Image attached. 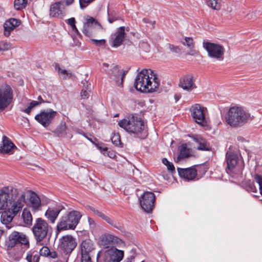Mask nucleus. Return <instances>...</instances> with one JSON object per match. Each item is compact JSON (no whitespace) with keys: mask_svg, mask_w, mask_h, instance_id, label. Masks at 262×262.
Listing matches in <instances>:
<instances>
[{"mask_svg":"<svg viewBox=\"0 0 262 262\" xmlns=\"http://www.w3.org/2000/svg\"><path fill=\"white\" fill-rule=\"evenodd\" d=\"M67 126L64 122H61L54 130V133L58 136H62L65 134Z\"/></svg>","mask_w":262,"mask_h":262,"instance_id":"38","label":"nucleus"},{"mask_svg":"<svg viewBox=\"0 0 262 262\" xmlns=\"http://www.w3.org/2000/svg\"><path fill=\"white\" fill-rule=\"evenodd\" d=\"M88 222L89 223L90 226L94 228L96 226V223L94 220L91 218L88 217Z\"/></svg>","mask_w":262,"mask_h":262,"instance_id":"55","label":"nucleus"},{"mask_svg":"<svg viewBox=\"0 0 262 262\" xmlns=\"http://www.w3.org/2000/svg\"><path fill=\"white\" fill-rule=\"evenodd\" d=\"M91 40L97 46L103 45L105 43V40L103 39L99 40L92 39Z\"/></svg>","mask_w":262,"mask_h":262,"instance_id":"51","label":"nucleus"},{"mask_svg":"<svg viewBox=\"0 0 262 262\" xmlns=\"http://www.w3.org/2000/svg\"><path fill=\"white\" fill-rule=\"evenodd\" d=\"M57 257V254L56 252H50V257L55 258Z\"/></svg>","mask_w":262,"mask_h":262,"instance_id":"60","label":"nucleus"},{"mask_svg":"<svg viewBox=\"0 0 262 262\" xmlns=\"http://www.w3.org/2000/svg\"><path fill=\"white\" fill-rule=\"evenodd\" d=\"M29 201L30 207L32 210L36 211L39 209L40 206V200L38 196L32 191L29 192Z\"/></svg>","mask_w":262,"mask_h":262,"instance_id":"28","label":"nucleus"},{"mask_svg":"<svg viewBox=\"0 0 262 262\" xmlns=\"http://www.w3.org/2000/svg\"><path fill=\"white\" fill-rule=\"evenodd\" d=\"M17 195V190L12 186H5L0 188V210H4L8 203Z\"/></svg>","mask_w":262,"mask_h":262,"instance_id":"11","label":"nucleus"},{"mask_svg":"<svg viewBox=\"0 0 262 262\" xmlns=\"http://www.w3.org/2000/svg\"><path fill=\"white\" fill-rule=\"evenodd\" d=\"M48 211H49V209H48L46 212V216L47 217H49L48 216Z\"/></svg>","mask_w":262,"mask_h":262,"instance_id":"63","label":"nucleus"},{"mask_svg":"<svg viewBox=\"0 0 262 262\" xmlns=\"http://www.w3.org/2000/svg\"><path fill=\"white\" fill-rule=\"evenodd\" d=\"M20 24V21L16 18H11L6 21L4 24L5 36L8 37L10 35L11 32Z\"/></svg>","mask_w":262,"mask_h":262,"instance_id":"22","label":"nucleus"},{"mask_svg":"<svg viewBox=\"0 0 262 262\" xmlns=\"http://www.w3.org/2000/svg\"><path fill=\"white\" fill-rule=\"evenodd\" d=\"M260 15V10H256L249 12L245 15V18L247 20H254Z\"/></svg>","mask_w":262,"mask_h":262,"instance_id":"39","label":"nucleus"},{"mask_svg":"<svg viewBox=\"0 0 262 262\" xmlns=\"http://www.w3.org/2000/svg\"><path fill=\"white\" fill-rule=\"evenodd\" d=\"M254 179L255 182L259 185V192L262 196V176H259L258 174H256L254 177Z\"/></svg>","mask_w":262,"mask_h":262,"instance_id":"43","label":"nucleus"},{"mask_svg":"<svg viewBox=\"0 0 262 262\" xmlns=\"http://www.w3.org/2000/svg\"><path fill=\"white\" fill-rule=\"evenodd\" d=\"M186 45L190 49H192L194 47V43L192 38L186 37L185 38Z\"/></svg>","mask_w":262,"mask_h":262,"instance_id":"44","label":"nucleus"},{"mask_svg":"<svg viewBox=\"0 0 262 262\" xmlns=\"http://www.w3.org/2000/svg\"><path fill=\"white\" fill-rule=\"evenodd\" d=\"M94 0H79V5L81 9H83L89 4L93 2Z\"/></svg>","mask_w":262,"mask_h":262,"instance_id":"47","label":"nucleus"},{"mask_svg":"<svg viewBox=\"0 0 262 262\" xmlns=\"http://www.w3.org/2000/svg\"><path fill=\"white\" fill-rule=\"evenodd\" d=\"M77 246L76 239L71 235L63 236L59 239L58 248L64 253H71Z\"/></svg>","mask_w":262,"mask_h":262,"instance_id":"12","label":"nucleus"},{"mask_svg":"<svg viewBox=\"0 0 262 262\" xmlns=\"http://www.w3.org/2000/svg\"><path fill=\"white\" fill-rule=\"evenodd\" d=\"M253 118L254 116L245 107L237 105L230 107L225 116L227 124L235 128L244 126Z\"/></svg>","mask_w":262,"mask_h":262,"instance_id":"2","label":"nucleus"},{"mask_svg":"<svg viewBox=\"0 0 262 262\" xmlns=\"http://www.w3.org/2000/svg\"><path fill=\"white\" fill-rule=\"evenodd\" d=\"M125 27H120L111 35L109 43L112 47L117 48L121 45L125 38Z\"/></svg>","mask_w":262,"mask_h":262,"instance_id":"16","label":"nucleus"},{"mask_svg":"<svg viewBox=\"0 0 262 262\" xmlns=\"http://www.w3.org/2000/svg\"><path fill=\"white\" fill-rule=\"evenodd\" d=\"M103 66H104L105 67H108V64L107 63H103Z\"/></svg>","mask_w":262,"mask_h":262,"instance_id":"62","label":"nucleus"},{"mask_svg":"<svg viewBox=\"0 0 262 262\" xmlns=\"http://www.w3.org/2000/svg\"><path fill=\"white\" fill-rule=\"evenodd\" d=\"M63 207L60 204H54L50 208V222L54 223Z\"/></svg>","mask_w":262,"mask_h":262,"instance_id":"29","label":"nucleus"},{"mask_svg":"<svg viewBox=\"0 0 262 262\" xmlns=\"http://www.w3.org/2000/svg\"><path fill=\"white\" fill-rule=\"evenodd\" d=\"M111 140L112 143L115 146H118L121 144L120 137L119 134L114 133L111 136Z\"/></svg>","mask_w":262,"mask_h":262,"instance_id":"41","label":"nucleus"},{"mask_svg":"<svg viewBox=\"0 0 262 262\" xmlns=\"http://www.w3.org/2000/svg\"><path fill=\"white\" fill-rule=\"evenodd\" d=\"M134 259L133 256H130L126 258L123 262H132Z\"/></svg>","mask_w":262,"mask_h":262,"instance_id":"59","label":"nucleus"},{"mask_svg":"<svg viewBox=\"0 0 262 262\" xmlns=\"http://www.w3.org/2000/svg\"><path fill=\"white\" fill-rule=\"evenodd\" d=\"M89 208L92 212L97 215L99 217L106 222L111 226L118 229H121V226L118 223L115 221L114 220L105 214L104 212L91 206H89Z\"/></svg>","mask_w":262,"mask_h":262,"instance_id":"20","label":"nucleus"},{"mask_svg":"<svg viewBox=\"0 0 262 262\" xmlns=\"http://www.w3.org/2000/svg\"><path fill=\"white\" fill-rule=\"evenodd\" d=\"M85 20L82 32L87 37L96 36L102 31V26L94 18L87 16Z\"/></svg>","mask_w":262,"mask_h":262,"instance_id":"7","label":"nucleus"},{"mask_svg":"<svg viewBox=\"0 0 262 262\" xmlns=\"http://www.w3.org/2000/svg\"><path fill=\"white\" fill-rule=\"evenodd\" d=\"M17 244L24 245L27 249L29 247V240L26 235L22 232L14 231L9 235L8 239L6 242L7 250L14 247Z\"/></svg>","mask_w":262,"mask_h":262,"instance_id":"10","label":"nucleus"},{"mask_svg":"<svg viewBox=\"0 0 262 262\" xmlns=\"http://www.w3.org/2000/svg\"><path fill=\"white\" fill-rule=\"evenodd\" d=\"M15 216V215H13L12 213H10L5 210V211L3 212L1 215L2 223L6 225L7 228H11V226H9V224L12 222Z\"/></svg>","mask_w":262,"mask_h":262,"instance_id":"30","label":"nucleus"},{"mask_svg":"<svg viewBox=\"0 0 262 262\" xmlns=\"http://www.w3.org/2000/svg\"><path fill=\"white\" fill-rule=\"evenodd\" d=\"M22 216L25 223L27 225H31L32 223V216L30 211L27 209H24Z\"/></svg>","mask_w":262,"mask_h":262,"instance_id":"33","label":"nucleus"},{"mask_svg":"<svg viewBox=\"0 0 262 262\" xmlns=\"http://www.w3.org/2000/svg\"><path fill=\"white\" fill-rule=\"evenodd\" d=\"M187 54L191 56H198L199 55V52L198 51L192 49H190V51Z\"/></svg>","mask_w":262,"mask_h":262,"instance_id":"54","label":"nucleus"},{"mask_svg":"<svg viewBox=\"0 0 262 262\" xmlns=\"http://www.w3.org/2000/svg\"><path fill=\"white\" fill-rule=\"evenodd\" d=\"M126 72V71L120 70L117 65L113 64L112 69L108 72V74L110 78L113 80L118 86L122 87Z\"/></svg>","mask_w":262,"mask_h":262,"instance_id":"17","label":"nucleus"},{"mask_svg":"<svg viewBox=\"0 0 262 262\" xmlns=\"http://www.w3.org/2000/svg\"><path fill=\"white\" fill-rule=\"evenodd\" d=\"M108 21L110 22V23H112L113 22V20H111V19H108Z\"/></svg>","mask_w":262,"mask_h":262,"instance_id":"64","label":"nucleus"},{"mask_svg":"<svg viewBox=\"0 0 262 262\" xmlns=\"http://www.w3.org/2000/svg\"><path fill=\"white\" fill-rule=\"evenodd\" d=\"M71 27L72 28V30L73 32L76 33L78 35H81L75 25H74V26H71Z\"/></svg>","mask_w":262,"mask_h":262,"instance_id":"57","label":"nucleus"},{"mask_svg":"<svg viewBox=\"0 0 262 262\" xmlns=\"http://www.w3.org/2000/svg\"><path fill=\"white\" fill-rule=\"evenodd\" d=\"M35 119L43 126L47 127L49 125V112L41 111L35 116Z\"/></svg>","mask_w":262,"mask_h":262,"instance_id":"26","label":"nucleus"},{"mask_svg":"<svg viewBox=\"0 0 262 262\" xmlns=\"http://www.w3.org/2000/svg\"><path fill=\"white\" fill-rule=\"evenodd\" d=\"M28 0H14V7L17 10L25 9L27 4Z\"/></svg>","mask_w":262,"mask_h":262,"instance_id":"37","label":"nucleus"},{"mask_svg":"<svg viewBox=\"0 0 262 262\" xmlns=\"http://www.w3.org/2000/svg\"><path fill=\"white\" fill-rule=\"evenodd\" d=\"M189 155V150L185 145H182L180 148V155L177 158L176 162H179L181 159L188 157Z\"/></svg>","mask_w":262,"mask_h":262,"instance_id":"34","label":"nucleus"},{"mask_svg":"<svg viewBox=\"0 0 262 262\" xmlns=\"http://www.w3.org/2000/svg\"><path fill=\"white\" fill-rule=\"evenodd\" d=\"M179 85L183 90L187 91H191L196 88L194 83V77L191 74L186 75L181 77Z\"/></svg>","mask_w":262,"mask_h":262,"instance_id":"18","label":"nucleus"},{"mask_svg":"<svg viewBox=\"0 0 262 262\" xmlns=\"http://www.w3.org/2000/svg\"><path fill=\"white\" fill-rule=\"evenodd\" d=\"M74 0H66L65 1H63L64 5H65L67 6H70L74 3Z\"/></svg>","mask_w":262,"mask_h":262,"instance_id":"58","label":"nucleus"},{"mask_svg":"<svg viewBox=\"0 0 262 262\" xmlns=\"http://www.w3.org/2000/svg\"><path fill=\"white\" fill-rule=\"evenodd\" d=\"M13 91L8 84H3L0 87V112H3L12 102Z\"/></svg>","mask_w":262,"mask_h":262,"instance_id":"9","label":"nucleus"},{"mask_svg":"<svg viewBox=\"0 0 262 262\" xmlns=\"http://www.w3.org/2000/svg\"><path fill=\"white\" fill-rule=\"evenodd\" d=\"M63 6L64 2H58L53 4L50 7V16L55 17H62Z\"/></svg>","mask_w":262,"mask_h":262,"instance_id":"23","label":"nucleus"},{"mask_svg":"<svg viewBox=\"0 0 262 262\" xmlns=\"http://www.w3.org/2000/svg\"><path fill=\"white\" fill-rule=\"evenodd\" d=\"M238 161V157L236 154L231 151H227L226 154V162L228 172H233L236 168Z\"/></svg>","mask_w":262,"mask_h":262,"instance_id":"21","label":"nucleus"},{"mask_svg":"<svg viewBox=\"0 0 262 262\" xmlns=\"http://www.w3.org/2000/svg\"><path fill=\"white\" fill-rule=\"evenodd\" d=\"M118 125L127 132L134 134L141 133L144 128L143 120L136 115L121 120Z\"/></svg>","mask_w":262,"mask_h":262,"instance_id":"3","label":"nucleus"},{"mask_svg":"<svg viewBox=\"0 0 262 262\" xmlns=\"http://www.w3.org/2000/svg\"><path fill=\"white\" fill-rule=\"evenodd\" d=\"M155 202V195L154 193L149 191L145 192L140 199L141 207L148 213L152 210Z\"/></svg>","mask_w":262,"mask_h":262,"instance_id":"14","label":"nucleus"},{"mask_svg":"<svg viewBox=\"0 0 262 262\" xmlns=\"http://www.w3.org/2000/svg\"><path fill=\"white\" fill-rule=\"evenodd\" d=\"M142 21L145 24L149 23L152 24V23L147 18H143Z\"/></svg>","mask_w":262,"mask_h":262,"instance_id":"61","label":"nucleus"},{"mask_svg":"<svg viewBox=\"0 0 262 262\" xmlns=\"http://www.w3.org/2000/svg\"><path fill=\"white\" fill-rule=\"evenodd\" d=\"M41 102H44V101L42 99L41 96L38 97V101L33 100L31 101L29 106L24 110V112L28 114H29L31 110L35 107L39 105Z\"/></svg>","mask_w":262,"mask_h":262,"instance_id":"32","label":"nucleus"},{"mask_svg":"<svg viewBox=\"0 0 262 262\" xmlns=\"http://www.w3.org/2000/svg\"><path fill=\"white\" fill-rule=\"evenodd\" d=\"M55 70L57 71L60 77L63 79L70 78L72 76L71 72L68 71L66 69H61L59 65L57 64L55 66Z\"/></svg>","mask_w":262,"mask_h":262,"instance_id":"31","label":"nucleus"},{"mask_svg":"<svg viewBox=\"0 0 262 262\" xmlns=\"http://www.w3.org/2000/svg\"><path fill=\"white\" fill-rule=\"evenodd\" d=\"M81 262H92L91 256L81 255Z\"/></svg>","mask_w":262,"mask_h":262,"instance_id":"52","label":"nucleus"},{"mask_svg":"<svg viewBox=\"0 0 262 262\" xmlns=\"http://www.w3.org/2000/svg\"><path fill=\"white\" fill-rule=\"evenodd\" d=\"M203 47L207 51L208 56L210 58L218 61L224 59L225 49L220 44L210 42L208 40H204Z\"/></svg>","mask_w":262,"mask_h":262,"instance_id":"6","label":"nucleus"},{"mask_svg":"<svg viewBox=\"0 0 262 262\" xmlns=\"http://www.w3.org/2000/svg\"><path fill=\"white\" fill-rule=\"evenodd\" d=\"M11 45L10 42L6 41L0 42V51H5L10 49Z\"/></svg>","mask_w":262,"mask_h":262,"instance_id":"42","label":"nucleus"},{"mask_svg":"<svg viewBox=\"0 0 262 262\" xmlns=\"http://www.w3.org/2000/svg\"><path fill=\"white\" fill-rule=\"evenodd\" d=\"M159 85L160 80L157 74L150 69H144L139 72L134 83L138 91L145 93L157 92Z\"/></svg>","mask_w":262,"mask_h":262,"instance_id":"1","label":"nucleus"},{"mask_svg":"<svg viewBox=\"0 0 262 262\" xmlns=\"http://www.w3.org/2000/svg\"><path fill=\"white\" fill-rule=\"evenodd\" d=\"M193 140L197 144V149L202 150H210L211 149L209 144L202 137L199 136H195L193 137Z\"/></svg>","mask_w":262,"mask_h":262,"instance_id":"27","label":"nucleus"},{"mask_svg":"<svg viewBox=\"0 0 262 262\" xmlns=\"http://www.w3.org/2000/svg\"><path fill=\"white\" fill-rule=\"evenodd\" d=\"M124 257L122 250L112 247L99 251L97 254V261L100 262H120Z\"/></svg>","mask_w":262,"mask_h":262,"instance_id":"5","label":"nucleus"},{"mask_svg":"<svg viewBox=\"0 0 262 262\" xmlns=\"http://www.w3.org/2000/svg\"><path fill=\"white\" fill-rule=\"evenodd\" d=\"M94 249V245L91 240H84L81 244V255L91 256V253Z\"/></svg>","mask_w":262,"mask_h":262,"instance_id":"25","label":"nucleus"},{"mask_svg":"<svg viewBox=\"0 0 262 262\" xmlns=\"http://www.w3.org/2000/svg\"><path fill=\"white\" fill-rule=\"evenodd\" d=\"M247 190L248 191L252 192H256L257 189L254 184L252 182H249L248 185L247 187Z\"/></svg>","mask_w":262,"mask_h":262,"instance_id":"48","label":"nucleus"},{"mask_svg":"<svg viewBox=\"0 0 262 262\" xmlns=\"http://www.w3.org/2000/svg\"><path fill=\"white\" fill-rule=\"evenodd\" d=\"M32 231L37 243L41 242L47 236L49 231L48 223L41 218H37Z\"/></svg>","mask_w":262,"mask_h":262,"instance_id":"8","label":"nucleus"},{"mask_svg":"<svg viewBox=\"0 0 262 262\" xmlns=\"http://www.w3.org/2000/svg\"><path fill=\"white\" fill-rule=\"evenodd\" d=\"M206 111L207 109L199 104L193 105L191 108L192 118L196 123L203 126L207 125V121L205 117Z\"/></svg>","mask_w":262,"mask_h":262,"instance_id":"13","label":"nucleus"},{"mask_svg":"<svg viewBox=\"0 0 262 262\" xmlns=\"http://www.w3.org/2000/svg\"><path fill=\"white\" fill-rule=\"evenodd\" d=\"M81 217V214L77 211L70 212L67 216H63L57 226V231L55 238L58 233L63 230H74Z\"/></svg>","mask_w":262,"mask_h":262,"instance_id":"4","label":"nucleus"},{"mask_svg":"<svg viewBox=\"0 0 262 262\" xmlns=\"http://www.w3.org/2000/svg\"><path fill=\"white\" fill-rule=\"evenodd\" d=\"M40 255L44 257L49 256V248L47 246L43 247L40 250Z\"/></svg>","mask_w":262,"mask_h":262,"instance_id":"45","label":"nucleus"},{"mask_svg":"<svg viewBox=\"0 0 262 262\" xmlns=\"http://www.w3.org/2000/svg\"><path fill=\"white\" fill-rule=\"evenodd\" d=\"M25 201V194L23 193L16 200L15 198L14 199H12L11 201H10L9 203H8V206L4 210H7L10 213H12L13 215H16L21 210Z\"/></svg>","mask_w":262,"mask_h":262,"instance_id":"15","label":"nucleus"},{"mask_svg":"<svg viewBox=\"0 0 262 262\" xmlns=\"http://www.w3.org/2000/svg\"><path fill=\"white\" fill-rule=\"evenodd\" d=\"M90 93V91H88V90H82L80 95L82 99H86L89 97Z\"/></svg>","mask_w":262,"mask_h":262,"instance_id":"50","label":"nucleus"},{"mask_svg":"<svg viewBox=\"0 0 262 262\" xmlns=\"http://www.w3.org/2000/svg\"><path fill=\"white\" fill-rule=\"evenodd\" d=\"M168 47V49L170 51L176 53H180L181 52V49L178 46H174L171 44H167V45Z\"/></svg>","mask_w":262,"mask_h":262,"instance_id":"46","label":"nucleus"},{"mask_svg":"<svg viewBox=\"0 0 262 262\" xmlns=\"http://www.w3.org/2000/svg\"><path fill=\"white\" fill-rule=\"evenodd\" d=\"M162 163L166 166L167 168L171 172L175 171V168L172 163L169 162L166 158H163L162 160Z\"/></svg>","mask_w":262,"mask_h":262,"instance_id":"40","label":"nucleus"},{"mask_svg":"<svg viewBox=\"0 0 262 262\" xmlns=\"http://www.w3.org/2000/svg\"><path fill=\"white\" fill-rule=\"evenodd\" d=\"M222 0H207V5L214 10H219L221 7Z\"/></svg>","mask_w":262,"mask_h":262,"instance_id":"36","label":"nucleus"},{"mask_svg":"<svg viewBox=\"0 0 262 262\" xmlns=\"http://www.w3.org/2000/svg\"><path fill=\"white\" fill-rule=\"evenodd\" d=\"M178 171L180 176L187 180H192L196 176V170L194 168H178Z\"/></svg>","mask_w":262,"mask_h":262,"instance_id":"24","label":"nucleus"},{"mask_svg":"<svg viewBox=\"0 0 262 262\" xmlns=\"http://www.w3.org/2000/svg\"><path fill=\"white\" fill-rule=\"evenodd\" d=\"M75 23H76V20L74 17L70 18L68 20V23L71 26H74V25H75Z\"/></svg>","mask_w":262,"mask_h":262,"instance_id":"56","label":"nucleus"},{"mask_svg":"<svg viewBox=\"0 0 262 262\" xmlns=\"http://www.w3.org/2000/svg\"><path fill=\"white\" fill-rule=\"evenodd\" d=\"M15 148H16V147L12 142L6 136H4L0 146V153L3 155L12 154Z\"/></svg>","mask_w":262,"mask_h":262,"instance_id":"19","label":"nucleus"},{"mask_svg":"<svg viewBox=\"0 0 262 262\" xmlns=\"http://www.w3.org/2000/svg\"><path fill=\"white\" fill-rule=\"evenodd\" d=\"M96 146L101 151H107V148L103 143H95Z\"/></svg>","mask_w":262,"mask_h":262,"instance_id":"49","label":"nucleus"},{"mask_svg":"<svg viewBox=\"0 0 262 262\" xmlns=\"http://www.w3.org/2000/svg\"><path fill=\"white\" fill-rule=\"evenodd\" d=\"M39 256L38 255L37 252L29 251L27 253L26 259L28 262H38Z\"/></svg>","mask_w":262,"mask_h":262,"instance_id":"35","label":"nucleus"},{"mask_svg":"<svg viewBox=\"0 0 262 262\" xmlns=\"http://www.w3.org/2000/svg\"><path fill=\"white\" fill-rule=\"evenodd\" d=\"M59 116V115L57 114V113L56 111L50 110V122L51 121V120L53 118Z\"/></svg>","mask_w":262,"mask_h":262,"instance_id":"53","label":"nucleus"}]
</instances>
